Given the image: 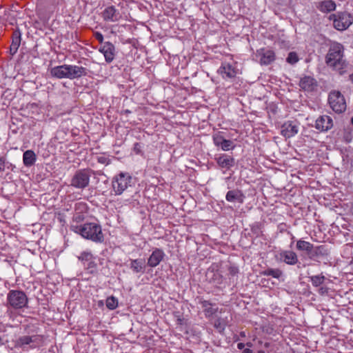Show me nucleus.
Segmentation results:
<instances>
[{
  "label": "nucleus",
  "instance_id": "obj_9",
  "mask_svg": "<svg viewBox=\"0 0 353 353\" xmlns=\"http://www.w3.org/2000/svg\"><path fill=\"white\" fill-rule=\"evenodd\" d=\"M101 17L105 21L110 22L119 21L121 18L119 11L114 6L106 7L101 12Z\"/></svg>",
  "mask_w": 353,
  "mask_h": 353
},
{
  "label": "nucleus",
  "instance_id": "obj_39",
  "mask_svg": "<svg viewBox=\"0 0 353 353\" xmlns=\"http://www.w3.org/2000/svg\"><path fill=\"white\" fill-rule=\"evenodd\" d=\"M94 38L101 44L104 43L103 42V34L99 32H95L94 33Z\"/></svg>",
  "mask_w": 353,
  "mask_h": 353
},
{
  "label": "nucleus",
  "instance_id": "obj_11",
  "mask_svg": "<svg viewBox=\"0 0 353 353\" xmlns=\"http://www.w3.org/2000/svg\"><path fill=\"white\" fill-rule=\"evenodd\" d=\"M299 132V125L296 121H288L281 125V134L285 138H290Z\"/></svg>",
  "mask_w": 353,
  "mask_h": 353
},
{
  "label": "nucleus",
  "instance_id": "obj_26",
  "mask_svg": "<svg viewBox=\"0 0 353 353\" xmlns=\"http://www.w3.org/2000/svg\"><path fill=\"white\" fill-rule=\"evenodd\" d=\"M36 161V154L32 150H26L23 154V162L26 167L32 166Z\"/></svg>",
  "mask_w": 353,
  "mask_h": 353
},
{
  "label": "nucleus",
  "instance_id": "obj_32",
  "mask_svg": "<svg viewBox=\"0 0 353 353\" xmlns=\"http://www.w3.org/2000/svg\"><path fill=\"white\" fill-rule=\"evenodd\" d=\"M310 280L314 286L318 287L323 283V282L325 280V277L321 274V275H315L310 276Z\"/></svg>",
  "mask_w": 353,
  "mask_h": 353
},
{
  "label": "nucleus",
  "instance_id": "obj_5",
  "mask_svg": "<svg viewBox=\"0 0 353 353\" xmlns=\"http://www.w3.org/2000/svg\"><path fill=\"white\" fill-rule=\"evenodd\" d=\"M8 305L14 309H22L28 305V297L21 290H10L7 295Z\"/></svg>",
  "mask_w": 353,
  "mask_h": 353
},
{
  "label": "nucleus",
  "instance_id": "obj_44",
  "mask_svg": "<svg viewBox=\"0 0 353 353\" xmlns=\"http://www.w3.org/2000/svg\"><path fill=\"white\" fill-rule=\"evenodd\" d=\"M242 353H252V350L250 348H245L243 350Z\"/></svg>",
  "mask_w": 353,
  "mask_h": 353
},
{
  "label": "nucleus",
  "instance_id": "obj_16",
  "mask_svg": "<svg viewBox=\"0 0 353 353\" xmlns=\"http://www.w3.org/2000/svg\"><path fill=\"white\" fill-rule=\"evenodd\" d=\"M37 19L33 23V28L36 30L35 34L42 37L44 31V16L42 10L37 8Z\"/></svg>",
  "mask_w": 353,
  "mask_h": 353
},
{
  "label": "nucleus",
  "instance_id": "obj_38",
  "mask_svg": "<svg viewBox=\"0 0 353 353\" xmlns=\"http://www.w3.org/2000/svg\"><path fill=\"white\" fill-rule=\"evenodd\" d=\"M78 258L81 261H90L92 259V254L90 252H84Z\"/></svg>",
  "mask_w": 353,
  "mask_h": 353
},
{
  "label": "nucleus",
  "instance_id": "obj_20",
  "mask_svg": "<svg viewBox=\"0 0 353 353\" xmlns=\"http://www.w3.org/2000/svg\"><path fill=\"white\" fill-rule=\"evenodd\" d=\"M327 254V250L324 245L314 247L313 245L307 256L310 259L315 261L319 257L326 256Z\"/></svg>",
  "mask_w": 353,
  "mask_h": 353
},
{
  "label": "nucleus",
  "instance_id": "obj_3",
  "mask_svg": "<svg viewBox=\"0 0 353 353\" xmlns=\"http://www.w3.org/2000/svg\"><path fill=\"white\" fill-rule=\"evenodd\" d=\"M132 177L128 173L121 172L112 180V192L121 195L129 186H131Z\"/></svg>",
  "mask_w": 353,
  "mask_h": 353
},
{
  "label": "nucleus",
  "instance_id": "obj_18",
  "mask_svg": "<svg viewBox=\"0 0 353 353\" xmlns=\"http://www.w3.org/2000/svg\"><path fill=\"white\" fill-rule=\"evenodd\" d=\"M21 33L19 30H16L12 32V43L10 47L9 52L11 56L14 55L21 44Z\"/></svg>",
  "mask_w": 353,
  "mask_h": 353
},
{
  "label": "nucleus",
  "instance_id": "obj_2",
  "mask_svg": "<svg viewBox=\"0 0 353 353\" xmlns=\"http://www.w3.org/2000/svg\"><path fill=\"white\" fill-rule=\"evenodd\" d=\"M71 230L75 233L79 234L82 237L94 242H102L103 234L101 226L95 223H87L83 225L72 224Z\"/></svg>",
  "mask_w": 353,
  "mask_h": 353
},
{
  "label": "nucleus",
  "instance_id": "obj_24",
  "mask_svg": "<svg viewBox=\"0 0 353 353\" xmlns=\"http://www.w3.org/2000/svg\"><path fill=\"white\" fill-rule=\"evenodd\" d=\"M50 75L53 77L63 79H67V65L64 64L62 65H59L51 68Z\"/></svg>",
  "mask_w": 353,
  "mask_h": 353
},
{
  "label": "nucleus",
  "instance_id": "obj_1",
  "mask_svg": "<svg viewBox=\"0 0 353 353\" xmlns=\"http://www.w3.org/2000/svg\"><path fill=\"white\" fill-rule=\"evenodd\" d=\"M325 63L340 74L345 72L347 63L344 59V48L342 44L336 42L331 44L325 56Z\"/></svg>",
  "mask_w": 353,
  "mask_h": 353
},
{
  "label": "nucleus",
  "instance_id": "obj_47",
  "mask_svg": "<svg viewBox=\"0 0 353 353\" xmlns=\"http://www.w3.org/2000/svg\"><path fill=\"white\" fill-rule=\"evenodd\" d=\"M125 112V113H127V114H129V113H130V112H130V110H126Z\"/></svg>",
  "mask_w": 353,
  "mask_h": 353
},
{
  "label": "nucleus",
  "instance_id": "obj_35",
  "mask_svg": "<svg viewBox=\"0 0 353 353\" xmlns=\"http://www.w3.org/2000/svg\"><path fill=\"white\" fill-rule=\"evenodd\" d=\"M221 148L223 151H228L230 150H233L235 147L233 141L228 139H225V141L220 145Z\"/></svg>",
  "mask_w": 353,
  "mask_h": 353
},
{
  "label": "nucleus",
  "instance_id": "obj_17",
  "mask_svg": "<svg viewBox=\"0 0 353 353\" xmlns=\"http://www.w3.org/2000/svg\"><path fill=\"white\" fill-rule=\"evenodd\" d=\"M316 81L310 76H305L300 79L299 86L305 91H313L316 87Z\"/></svg>",
  "mask_w": 353,
  "mask_h": 353
},
{
  "label": "nucleus",
  "instance_id": "obj_48",
  "mask_svg": "<svg viewBox=\"0 0 353 353\" xmlns=\"http://www.w3.org/2000/svg\"><path fill=\"white\" fill-rule=\"evenodd\" d=\"M351 123L353 125V117L351 119Z\"/></svg>",
  "mask_w": 353,
  "mask_h": 353
},
{
  "label": "nucleus",
  "instance_id": "obj_42",
  "mask_svg": "<svg viewBox=\"0 0 353 353\" xmlns=\"http://www.w3.org/2000/svg\"><path fill=\"white\" fill-rule=\"evenodd\" d=\"M214 327L219 329H224V327L221 325V320L219 319L215 321Z\"/></svg>",
  "mask_w": 353,
  "mask_h": 353
},
{
  "label": "nucleus",
  "instance_id": "obj_21",
  "mask_svg": "<svg viewBox=\"0 0 353 353\" xmlns=\"http://www.w3.org/2000/svg\"><path fill=\"white\" fill-rule=\"evenodd\" d=\"M219 72L223 79H232L236 74L235 69L229 63L223 64L219 69Z\"/></svg>",
  "mask_w": 353,
  "mask_h": 353
},
{
  "label": "nucleus",
  "instance_id": "obj_46",
  "mask_svg": "<svg viewBox=\"0 0 353 353\" xmlns=\"http://www.w3.org/2000/svg\"><path fill=\"white\" fill-rule=\"evenodd\" d=\"M3 339L0 337V345H3Z\"/></svg>",
  "mask_w": 353,
  "mask_h": 353
},
{
  "label": "nucleus",
  "instance_id": "obj_50",
  "mask_svg": "<svg viewBox=\"0 0 353 353\" xmlns=\"http://www.w3.org/2000/svg\"><path fill=\"white\" fill-rule=\"evenodd\" d=\"M258 353H264V352L262 351V350H260V351L258 352Z\"/></svg>",
  "mask_w": 353,
  "mask_h": 353
},
{
  "label": "nucleus",
  "instance_id": "obj_4",
  "mask_svg": "<svg viewBox=\"0 0 353 353\" xmlns=\"http://www.w3.org/2000/svg\"><path fill=\"white\" fill-rule=\"evenodd\" d=\"M92 170L81 169L76 171L70 181V185L77 189H84L89 185Z\"/></svg>",
  "mask_w": 353,
  "mask_h": 353
},
{
  "label": "nucleus",
  "instance_id": "obj_33",
  "mask_svg": "<svg viewBox=\"0 0 353 353\" xmlns=\"http://www.w3.org/2000/svg\"><path fill=\"white\" fill-rule=\"evenodd\" d=\"M106 307L110 310H114L118 306V301L114 296L107 298L105 302Z\"/></svg>",
  "mask_w": 353,
  "mask_h": 353
},
{
  "label": "nucleus",
  "instance_id": "obj_45",
  "mask_svg": "<svg viewBox=\"0 0 353 353\" xmlns=\"http://www.w3.org/2000/svg\"><path fill=\"white\" fill-rule=\"evenodd\" d=\"M319 292H320L321 294H323V293H324V289H323V288H320V289H319Z\"/></svg>",
  "mask_w": 353,
  "mask_h": 353
},
{
  "label": "nucleus",
  "instance_id": "obj_28",
  "mask_svg": "<svg viewBox=\"0 0 353 353\" xmlns=\"http://www.w3.org/2000/svg\"><path fill=\"white\" fill-rule=\"evenodd\" d=\"M201 304L207 317L212 316L218 310V307H213L212 304L208 301H201Z\"/></svg>",
  "mask_w": 353,
  "mask_h": 353
},
{
  "label": "nucleus",
  "instance_id": "obj_40",
  "mask_svg": "<svg viewBox=\"0 0 353 353\" xmlns=\"http://www.w3.org/2000/svg\"><path fill=\"white\" fill-rule=\"evenodd\" d=\"M6 168V158L0 157V173L5 171Z\"/></svg>",
  "mask_w": 353,
  "mask_h": 353
},
{
  "label": "nucleus",
  "instance_id": "obj_22",
  "mask_svg": "<svg viewBox=\"0 0 353 353\" xmlns=\"http://www.w3.org/2000/svg\"><path fill=\"white\" fill-rule=\"evenodd\" d=\"M243 194L239 190H230L227 192L225 199L229 202L238 201L241 203L243 202Z\"/></svg>",
  "mask_w": 353,
  "mask_h": 353
},
{
  "label": "nucleus",
  "instance_id": "obj_49",
  "mask_svg": "<svg viewBox=\"0 0 353 353\" xmlns=\"http://www.w3.org/2000/svg\"><path fill=\"white\" fill-rule=\"evenodd\" d=\"M247 345H248V346H249V347H250V346H251V343H247Z\"/></svg>",
  "mask_w": 353,
  "mask_h": 353
},
{
  "label": "nucleus",
  "instance_id": "obj_19",
  "mask_svg": "<svg viewBox=\"0 0 353 353\" xmlns=\"http://www.w3.org/2000/svg\"><path fill=\"white\" fill-rule=\"evenodd\" d=\"M258 54L261 57L260 63L263 65L270 64L275 59L274 52L270 50L261 49Z\"/></svg>",
  "mask_w": 353,
  "mask_h": 353
},
{
  "label": "nucleus",
  "instance_id": "obj_13",
  "mask_svg": "<svg viewBox=\"0 0 353 353\" xmlns=\"http://www.w3.org/2000/svg\"><path fill=\"white\" fill-rule=\"evenodd\" d=\"M217 165L221 168L230 169L235 164V159L227 154H221L215 157Z\"/></svg>",
  "mask_w": 353,
  "mask_h": 353
},
{
  "label": "nucleus",
  "instance_id": "obj_7",
  "mask_svg": "<svg viewBox=\"0 0 353 353\" xmlns=\"http://www.w3.org/2000/svg\"><path fill=\"white\" fill-rule=\"evenodd\" d=\"M334 26L339 30L347 29L352 24V17L347 13H339L338 15H333Z\"/></svg>",
  "mask_w": 353,
  "mask_h": 353
},
{
  "label": "nucleus",
  "instance_id": "obj_34",
  "mask_svg": "<svg viewBox=\"0 0 353 353\" xmlns=\"http://www.w3.org/2000/svg\"><path fill=\"white\" fill-rule=\"evenodd\" d=\"M212 138H213L214 144L218 147H219L225 139L222 136L221 132H218L217 133H215L214 134H213Z\"/></svg>",
  "mask_w": 353,
  "mask_h": 353
},
{
  "label": "nucleus",
  "instance_id": "obj_23",
  "mask_svg": "<svg viewBox=\"0 0 353 353\" xmlns=\"http://www.w3.org/2000/svg\"><path fill=\"white\" fill-rule=\"evenodd\" d=\"M86 210V205L84 203H78L75 205V213L73 216V222H75L77 224L81 221H82L85 216L83 214V212Z\"/></svg>",
  "mask_w": 353,
  "mask_h": 353
},
{
  "label": "nucleus",
  "instance_id": "obj_41",
  "mask_svg": "<svg viewBox=\"0 0 353 353\" xmlns=\"http://www.w3.org/2000/svg\"><path fill=\"white\" fill-rule=\"evenodd\" d=\"M229 272L232 276H234L239 272V270L236 267L231 266L229 268Z\"/></svg>",
  "mask_w": 353,
  "mask_h": 353
},
{
  "label": "nucleus",
  "instance_id": "obj_30",
  "mask_svg": "<svg viewBox=\"0 0 353 353\" xmlns=\"http://www.w3.org/2000/svg\"><path fill=\"white\" fill-rule=\"evenodd\" d=\"M206 276L208 277L210 282H213L216 284L221 283V275L218 272H214V270H208Z\"/></svg>",
  "mask_w": 353,
  "mask_h": 353
},
{
  "label": "nucleus",
  "instance_id": "obj_43",
  "mask_svg": "<svg viewBox=\"0 0 353 353\" xmlns=\"http://www.w3.org/2000/svg\"><path fill=\"white\" fill-rule=\"evenodd\" d=\"M237 347H238V349H239V350H243V349H244V347H245V344H244V343H239L237 344Z\"/></svg>",
  "mask_w": 353,
  "mask_h": 353
},
{
  "label": "nucleus",
  "instance_id": "obj_25",
  "mask_svg": "<svg viewBox=\"0 0 353 353\" xmlns=\"http://www.w3.org/2000/svg\"><path fill=\"white\" fill-rule=\"evenodd\" d=\"M130 268L134 273H143L145 268L144 259H132L130 261Z\"/></svg>",
  "mask_w": 353,
  "mask_h": 353
},
{
  "label": "nucleus",
  "instance_id": "obj_37",
  "mask_svg": "<svg viewBox=\"0 0 353 353\" xmlns=\"http://www.w3.org/2000/svg\"><path fill=\"white\" fill-rule=\"evenodd\" d=\"M32 342V339L30 336H24L19 339L18 343L20 345H28Z\"/></svg>",
  "mask_w": 353,
  "mask_h": 353
},
{
  "label": "nucleus",
  "instance_id": "obj_8",
  "mask_svg": "<svg viewBox=\"0 0 353 353\" xmlns=\"http://www.w3.org/2000/svg\"><path fill=\"white\" fill-rule=\"evenodd\" d=\"M99 51L104 56L108 63H110L114 59L116 50L114 46L110 41H106L99 48Z\"/></svg>",
  "mask_w": 353,
  "mask_h": 353
},
{
  "label": "nucleus",
  "instance_id": "obj_36",
  "mask_svg": "<svg viewBox=\"0 0 353 353\" xmlns=\"http://www.w3.org/2000/svg\"><path fill=\"white\" fill-rule=\"evenodd\" d=\"M299 61L298 56L296 52H291L287 57V62L290 64H294Z\"/></svg>",
  "mask_w": 353,
  "mask_h": 353
},
{
  "label": "nucleus",
  "instance_id": "obj_14",
  "mask_svg": "<svg viewBox=\"0 0 353 353\" xmlns=\"http://www.w3.org/2000/svg\"><path fill=\"white\" fill-rule=\"evenodd\" d=\"M333 126L332 118L327 115L319 117L315 123V128L321 132H325L330 130Z\"/></svg>",
  "mask_w": 353,
  "mask_h": 353
},
{
  "label": "nucleus",
  "instance_id": "obj_10",
  "mask_svg": "<svg viewBox=\"0 0 353 353\" xmlns=\"http://www.w3.org/2000/svg\"><path fill=\"white\" fill-rule=\"evenodd\" d=\"M87 74L88 70L84 67L74 65H67V79H79L86 76Z\"/></svg>",
  "mask_w": 353,
  "mask_h": 353
},
{
  "label": "nucleus",
  "instance_id": "obj_12",
  "mask_svg": "<svg viewBox=\"0 0 353 353\" xmlns=\"http://www.w3.org/2000/svg\"><path fill=\"white\" fill-rule=\"evenodd\" d=\"M277 259L288 265H294L299 262L296 252L292 250H282L279 252Z\"/></svg>",
  "mask_w": 353,
  "mask_h": 353
},
{
  "label": "nucleus",
  "instance_id": "obj_31",
  "mask_svg": "<svg viewBox=\"0 0 353 353\" xmlns=\"http://www.w3.org/2000/svg\"><path fill=\"white\" fill-rule=\"evenodd\" d=\"M261 274L264 276H272L274 278L279 279L282 275V271L279 269L268 268L263 271Z\"/></svg>",
  "mask_w": 353,
  "mask_h": 353
},
{
  "label": "nucleus",
  "instance_id": "obj_6",
  "mask_svg": "<svg viewBox=\"0 0 353 353\" xmlns=\"http://www.w3.org/2000/svg\"><path fill=\"white\" fill-rule=\"evenodd\" d=\"M328 103L332 110L338 114L345 112L347 108L343 95L337 90H332L329 93Z\"/></svg>",
  "mask_w": 353,
  "mask_h": 353
},
{
  "label": "nucleus",
  "instance_id": "obj_15",
  "mask_svg": "<svg viewBox=\"0 0 353 353\" xmlns=\"http://www.w3.org/2000/svg\"><path fill=\"white\" fill-rule=\"evenodd\" d=\"M165 256L163 251L159 248H155L148 259V265L151 268L157 266Z\"/></svg>",
  "mask_w": 353,
  "mask_h": 353
},
{
  "label": "nucleus",
  "instance_id": "obj_27",
  "mask_svg": "<svg viewBox=\"0 0 353 353\" xmlns=\"http://www.w3.org/2000/svg\"><path fill=\"white\" fill-rule=\"evenodd\" d=\"M317 8L323 12H329L335 10L336 4L331 0L323 1L319 3Z\"/></svg>",
  "mask_w": 353,
  "mask_h": 353
},
{
  "label": "nucleus",
  "instance_id": "obj_29",
  "mask_svg": "<svg viewBox=\"0 0 353 353\" xmlns=\"http://www.w3.org/2000/svg\"><path fill=\"white\" fill-rule=\"evenodd\" d=\"M312 245L313 244L311 243L300 239L297 241L296 247L299 251L305 252L308 255L312 248Z\"/></svg>",
  "mask_w": 353,
  "mask_h": 353
}]
</instances>
